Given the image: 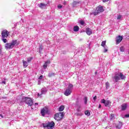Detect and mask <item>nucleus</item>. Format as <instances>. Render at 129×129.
Segmentation results:
<instances>
[{
  "label": "nucleus",
  "mask_w": 129,
  "mask_h": 129,
  "mask_svg": "<svg viewBox=\"0 0 129 129\" xmlns=\"http://www.w3.org/2000/svg\"><path fill=\"white\" fill-rule=\"evenodd\" d=\"M2 36L3 38L9 37V31L7 30H3L2 33Z\"/></svg>",
  "instance_id": "6"
},
{
  "label": "nucleus",
  "mask_w": 129,
  "mask_h": 129,
  "mask_svg": "<svg viewBox=\"0 0 129 129\" xmlns=\"http://www.w3.org/2000/svg\"><path fill=\"white\" fill-rule=\"evenodd\" d=\"M104 53H106V52H107L108 49H107V46H105V47H104Z\"/></svg>",
  "instance_id": "32"
},
{
  "label": "nucleus",
  "mask_w": 129,
  "mask_h": 129,
  "mask_svg": "<svg viewBox=\"0 0 129 129\" xmlns=\"http://www.w3.org/2000/svg\"><path fill=\"white\" fill-rule=\"evenodd\" d=\"M121 126H122V123L119 122L118 125L116 126L117 128H121Z\"/></svg>",
  "instance_id": "22"
},
{
  "label": "nucleus",
  "mask_w": 129,
  "mask_h": 129,
  "mask_svg": "<svg viewBox=\"0 0 129 129\" xmlns=\"http://www.w3.org/2000/svg\"><path fill=\"white\" fill-rule=\"evenodd\" d=\"M19 44L17 41V40H13L10 43H8L5 44V48L7 50H11V49H13L15 46H18Z\"/></svg>",
  "instance_id": "2"
},
{
  "label": "nucleus",
  "mask_w": 129,
  "mask_h": 129,
  "mask_svg": "<svg viewBox=\"0 0 129 129\" xmlns=\"http://www.w3.org/2000/svg\"><path fill=\"white\" fill-rule=\"evenodd\" d=\"M54 75H55V74L53 73H50L48 74L49 77H52V76H54Z\"/></svg>",
  "instance_id": "30"
},
{
  "label": "nucleus",
  "mask_w": 129,
  "mask_h": 129,
  "mask_svg": "<svg viewBox=\"0 0 129 129\" xmlns=\"http://www.w3.org/2000/svg\"><path fill=\"white\" fill-rule=\"evenodd\" d=\"M3 41L4 43H7V42H8V40H7V39H5V38L3 39Z\"/></svg>",
  "instance_id": "38"
},
{
  "label": "nucleus",
  "mask_w": 129,
  "mask_h": 129,
  "mask_svg": "<svg viewBox=\"0 0 129 129\" xmlns=\"http://www.w3.org/2000/svg\"><path fill=\"white\" fill-rule=\"evenodd\" d=\"M106 102V101L105 100H104V99H103L101 100V103H104V104H105Z\"/></svg>",
  "instance_id": "34"
},
{
  "label": "nucleus",
  "mask_w": 129,
  "mask_h": 129,
  "mask_svg": "<svg viewBox=\"0 0 129 129\" xmlns=\"http://www.w3.org/2000/svg\"><path fill=\"white\" fill-rule=\"evenodd\" d=\"M124 116L125 117L127 118V117H129V113L125 114Z\"/></svg>",
  "instance_id": "42"
},
{
  "label": "nucleus",
  "mask_w": 129,
  "mask_h": 129,
  "mask_svg": "<svg viewBox=\"0 0 129 129\" xmlns=\"http://www.w3.org/2000/svg\"><path fill=\"white\" fill-rule=\"evenodd\" d=\"M43 78V76L42 75H41L39 78V79L41 80Z\"/></svg>",
  "instance_id": "43"
},
{
  "label": "nucleus",
  "mask_w": 129,
  "mask_h": 129,
  "mask_svg": "<svg viewBox=\"0 0 129 129\" xmlns=\"http://www.w3.org/2000/svg\"><path fill=\"white\" fill-rule=\"evenodd\" d=\"M126 77L121 73H118L115 74L114 80L115 82H118L119 80H124Z\"/></svg>",
  "instance_id": "3"
},
{
  "label": "nucleus",
  "mask_w": 129,
  "mask_h": 129,
  "mask_svg": "<svg viewBox=\"0 0 129 129\" xmlns=\"http://www.w3.org/2000/svg\"><path fill=\"white\" fill-rule=\"evenodd\" d=\"M79 31V27L78 26H76L74 27V32H78Z\"/></svg>",
  "instance_id": "20"
},
{
  "label": "nucleus",
  "mask_w": 129,
  "mask_h": 129,
  "mask_svg": "<svg viewBox=\"0 0 129 129\" xmlns=\"http://www.w3.org/2000/svg\"><path fill=\"white\" fill-rule=\"evenodd\" d=\"M97 98V97L96 96H95L93 97V100H94V101H95V100H96Z\"/></svg>",
  "instance_id": "41"
},
{
  "label": "nucleus",
  "mask_w": 129,
  "mask_h": 129,
  "mask_svg": "<svg viewBox=\"0 0 129 129\" xmlns=\"http://www.w3.org/2000/svg\"><path fill=\"white\" fill-rule=\"evenodd\" d=\"M96 73H97V72H95V74H96Z\"/></svg>",
  "instance_id": "50"
},
{
  "label": "nucleus",
  "mask_w": 129,
  "mask_h": 129,
  "mask_svg": "<svg viewBox=\"0 0 129 129\" xmlns=\"http://www.w3.org/2000/svg\"><path fill=\"white\" fill-rule=\"evenodd\" d=\"M128 105H127V104L126 103H123L121 105V110H125V109H126V108H127V106Z\"/></svg>",
  "instance_id": "11"
},
{
  "label": "nucleus",
  "mask_w": 129,
  "mask_h": 129,
  "mask_svg": "<svg viewBox=\"0 0 129 129\" xmlns=\"http://www.w3.org/2000/svg\"><path fill=\"white\" fill-rule=\"evenodd\" d=\"M38 85H40V84H41V82L40 81H38Z\"/></svg>",
  "instance_id": "48"
},
{
  "label": "nucleus",
  "mask_w": 129,
  "mask_h": 129,
  "mask_svg": "<svg viewBox=\"0 0 129 129\" xmlns=\"http://www.w3.org/2000/svg\"><path fill=\"white\" fill-rule=\"evenodd\" d=\"M72 91H73V85L72 84H69L68 88L64 91V94L66 96H69L72 93Z\"/></svg>",
  "instance_id": "4"
},
{
  "label": "nucleus",
  "mask_w": 129,
  "mask_h": 129,
  "mask_svg": "<svg viewBox=\"0 0 129 129\" xmlns=\"http://www.w3.org/2000/svg\"><path fill=\"white\" fill-rule=\"evenodd\" d=\"M41 114L42 116H45V114H49V110L47 108H43L41 110Z\"/></svg>",
  "instance_id": "7"
},
{
  "label": "nucleus",
  "mask_w": 129,
  "mask_h": 129,
  "mask_svg": "<svg viewBox=\"0 0 129 129\" xmlns=\"http://www.w3.org/2000/svg\"><path fill=\"white\" fill-rule=\"evenodd\" d=\"M0 47H2V46H0Z\"/></svg>",
  "instance_id": "51"
},
{
  "label": "nucleus",
  "mask_w": 129,
  "mask_h": 129,
  "mask_svg": "<svg viewBox=\"0 0 129 129\" xmlns=\"http://www.w3.org/2000/svg\"><path fill=\"white\" fill-rule=\"evenodd\" d=\"M63 117H64V113L59 112L55 114L54 119L55 120H61Z\"/></svg>",
  "instance_id": "5"
},
{
  "label": "nucleus",
  "mask_w": 129,
  "mask_h": 129,
  "mask_svg": "<svg viewBox=\"0 0 129 129\" xmlns=\"http://www.w3.org/2000/svg\"><path fill=\"white\" fill-rule=\"evenodd\" d=\"M122 41V36L119 35L116 38V44H119Z\"/></svg>",
  "instance_id": "9"
},
{
  "label": "nucleus",
  "mask_w": 129,
  "mask_h": 129,
  "mask_svg": "<svg viewBox=\"0 0 129 129\" xmlns=\"http://www.w3.org/2000/svg\"><path fill=\"white\" fill-rule=\"evenodd\" d=\"M103 3H107L108 2V0H103Z\"/></svg>",
  "instance_id": "44"
},
{
  "label": "nucleus",
  "mask_w": 129,
  "mask_h": 129,
  "mask_svg": "<svg viewBox=\"0 0 129 129\" xmlns=\"http://www.w3.org/2000/svg\"><path fill=\"white\" fill-rule=\"evenodd\" d=\"M23 63L24 67L25 68H27V67H28V66L29 65V63L27 61H26L24 60H23Z\"/></svg>",
  "instance_id": "18"
},
{
  "label": "nucleus",
  "mask_w": 129,
  "mask_h": 129,
  "mask_svg": "<svg viewBox=\"0 0 129 129\" xmlns=\"http://www.w3.org/2000/svg\"><path fill=\"white\" fill-rule=\"evenodd\" d=\"M57 8H58V9H62V5H59L57 6Z\"/></svg>",
  "instance_id": "40"
},
{
  "label": "nucleus",
  "mask_w": 129,
  "mask_h": 129,
  "mask_svg": "<svg viewBox=\"0 0 129 129\" xmlns=\"http://www.w3.org/2000/svg\"><path fill=\"white\" fill-rule=\"evenodd\" d=\"M86 32L87 34L88 35V36H90V35L92 34V30L89 28L86 29Z\"/></svg>",
  "instance_id": "12"
},
{
  "label": "nucleus",
  "mask_w": 129,
  "mask_h": 129,
  "mask_svg": "<svg viewBox=\"0 0 129 129\" xmlns=\"http://www.w3.org/2000/svg\"><path fill=\"white\" fill-rule=\"evenodd\" d=\"M48 90H47L46 88H43L41 89V93L40 94L39 93L37 94L38 96H40V97H42V94H46L47 93V91Z\"/></svg>",
  "instance_id": "8"
},
{
  "label": "nucleus",
  "mask_w": 129,
  "mask_h": 129,
  "mask_svg": "<svg viewBox=\"0 0 129 129\" xmlns=\"http://www.w3.org/2000/svg\"><path fill=\"white\" fill-rule=\"evenodd\" d=\"M79 2H77V1H74L73 3V8H74V7H75V6L78 5V4H79Z\"/></svg>",
  "instance_id": "23"
},
{
  "label": "nucleus",
  "mask_w": 129,
  "mask_h": 129,
  "mask_svg": "<svg viewBox=\"0 0 129 129\" xmlns=\"http://www.w3.org/2000/svg\"><path fill=\"white\" fill-rule=\"evenodd\" d=\"M2 83V84H6V82L3 81Z\"/></svg>",
  "instance_id": "47"
},
{
  "label": "nucleus",
  "mask_w": 129,
  "mask_h": 129,
  "mask_svg": "<svg viewBox=\"0 0 129 129\" xmlns=\"http://www.w3.org/2000/svg\"><path fill=\"white\" fill-rule=\"evenodd\" d=\"M106 41H103L102 42L101 45V46H102V47H103V48H105V47H106Z\"/></svg>",
  "instance_id": "19"
},
{
  "label": "nucleus",
  "mask_w": 129,
  "mask_h": 129,
  "mask_svg": "<svg viewBox=\"0 0 129 129\" xmlns=\"http://www.w3.org/2000/svg\"><path fill=\"white\" fill-rule=\"evenodd\" d=\"M106 85V89H108L109 88V83L108 82H106L105 84Z\"/></svg>",
  "instance_id": "29"
},
{
  "label": "nucleus",
  "mask_w": 129,
  "mask_h": 129,
  "mask_svg": "<svg viewBox=\"0 0 129 129\" xmlns=\"http://www.w3.org/2000/svg\"><path fill=\"white\" fill-rule=\"evenodd\" d=\"M0 116L2 117V118H4V116L2 114H0Z\"/></svg>",
  "instance_id": "46"
},
{
  "label": "nucleus",
  "mask_w": 129,
  "mask_h": 129,
  "mask_svg": "<svg viewBox=\"0 0 129 129\" xmlns=\"http://www.w3.org/2000/svg\"><path fill=\"white\" fill-rule=\"evenodd\" d=\"M98 14H99V13H98V11L97 10V11L96 12H93L92 13H91V15H94V16H97V15H98Z\"/></svg>",
  "instance_id": "28"
},
{
  "label": "nucleus",
  "mask_w": 129,
  "mask_h": 129,
  "mask_svg": "<svg viewBox=\"0 0 129 129\" xmlns=\"http://www.w3.org/2000/svg\"><path fill=\"white\" fill-rule=\"evenodd\" d=\"M32 60H33V57H28L27 58V61L28 62H31L32 61Z\"/></svg>",
  "instance_id": "33"
},
{
  "label": "nucleus",
  "mask_w": 129,
  "mask_h": 129,
  "mask_svg": "<svg viewBox=\"0 0 129 129\" xmlns=\"http://www.w3.org/2000/svg\"><path fill=\"white\" fill-rule=\"evenodd\" d=\"M85 114L88 116H89L90 115V112H89L88 110H87L85 112Z\"/></svg>",
  "instance_id": "25"
},
{
  "label": "nucleus",
  "mask_w": 129,
  "mask_h": 129,
  "mask_svg": "<svg viewBox=\"0 0 129 129\" xmlns=\"http://www.w3.org/2000/svg\"><path fill=\"white\" fill-rule=\"evenodd\" d=\"M64 108H65V107H64V106L63 105H61L59 107L58 110L59 111H63Z\"/></svg>",
  "instance_id": "21"
},
{
  "label": "nucleus",
  "mask_w": 129,
  "mask_h": 129,
  "mask_svg": "<svg viewBox=\"0 0 129 129\" xmlns=\"http://www.w3.org/2000/svg\"><path fill=\"white\" fill-rule=\"evenodd\" d=\"M117 19L118 20H120V19H121V15H118V16H117Z\"/></svg>",
  "instance_id": "39"
},
{
  "label": "nucleus",
  "mask_w": 129,
  "mask_h": 129,
  "mask_svg": "<svg viewBox=\"0 0 129 129\" xmlns=\"http://www.w3.org/2000/svg\"><path fill=\"white\" fill-rule=\"evenodd\" d=\"M42 125L43 127H47L48 129V123H43Z\"/></svg>",
  "instance_id": "26"
},
{
  "label": "nucleus",
  "mask_w": 129,
  "mask_h": 129,
  "mask_svg": "<svg viewBox=\"0 0 129 129\" xmlns=\"http://www.w3.org/2000/svg\"><path fill=\"white\" fill-rule=\"evenodd\" d=\"M77 112H78V115H80V116H81L83 114L82 113H79V112H81V107H79L77 108Z\"/></svg>",
  "instance_id": "15"
},
{
  "label": "nucleus",
  "mask_w": 129,
  "mask_h": 129,
  "mask_svg": "<svg viewBox=\"0 0 129 129\" xmlns=\"http://www.w3.org/2000/svg\"><path fill=\"white\" fill-rule=\"evenodd\" d=\"M1 55H3V48L0 47V56Z\"/></svg>",
  "instance_id": "35"
},
{
  "label": "nucleus",
  "mask_w": 129,
  "mask_h": 129,
  "mask_svg": "<svg viewBox=\"0 0 129 129\" xmlns=\"http://www.w3.org/2000/svg\"><path fill=\"white\" fill-rule=\"evenodd\" d=\"M120 52H124V46H121L120 47Z\"/></svg>",
  "instance_id": "27"
},
{
  "label": "nucleus",
  "mask_w": 129,
  "mask_h": 129,
  "mask_svg": "<svg viewBox=\"0 0 129 129\" xmlns=\"http://www.w3.org/2000/svg\"><path fill=\"white\" fill-rule=\"evenodd\" d=\"M114 117V114H112L111 115V116H110V119H112Z\"/></svg>",
  "instance_id": "36"
},
{
  "label": "nucleus",
  "mask_w": 129,
  "mask_h": 129,
  "mask_svg": "<svg viewBox=\"0 0 129 129\" xmlns=\"http://www.w3.org/2000/svg\"><path fill=\"white\" fill-rule=\"evenodd\" d=\"M96 11H97L98 13L99 14L100 13L103 12L104 10L103 9V8L102 7H97Z\"/></svg>",
  "instance_id": "13"
},
{
  "label": "nucleus",
  "mask_w": 129,
  "mask_h": 129,
  "mask_svg": "<svg viewBox=\"0 0 129 129\" xmlns=\"http://www.w3.org/2000/svg\"><path fill=\"white\" fill-rule=\"evenodd\" d=\"M111 104V102L109 100H106V102L105 103V106L106 107H109Z\"/></svg>",
  "instance_id": "14"
},
{
  "label": "nucleus",
  "mask_w": 129,
  "mask_h": 129,
  "mask_svg": "<svg viewBox=\"0 0 129 129\" xmlns=\"http://www.w3.org/2000/svg\"><path fill=\"white\" fill-rule=\"evenodd\" d=\"M38 103H35L34 104V105H35V107H36V106H38Z\"/></svg>",
  "instance_id": "45"
},
{
  "label": "nucleus",
  "mask_w": 129,
  "mask_h": 129,
  "mask_svg": "<svg viewBox=\"0 0 129 129\" xmlns=\"http://www.w3.org/2000/svg\"><path fill=\"white\" fill-rule=\"evenodd\" d=\"M39 53H41V51L42 50H43V45H39Z\"/></svg>",
  "instance_id": "24"
},
{
  "label": "nucleus",
  "mask_w": 129,
  "mask_h": 129,
  "mask_svg": "<svg viewBox=\"0 0 129 129\" xmlns=\"http://www.w3.org/2000/svg\"><path fill=\"white\" fill-rule=\"evenodd\" d=\"M39 8H40V9H45V8H46V6H47V5L45 4H43V3H41L40 4L38 5Z\"/></svg>",
  "instance_id": "17"
},
{
  "label": "nucleus",
  "mask_w": 129,
  "mask_h": 129,
  "mask_svg": "<svg viewBox=\"0 0 129 129\" xmlns=\"http://www.w3.org/2000/svg\"><path fill=\"white\" fill-rule=\"evenodd\" d=\"M18 100H19L20 102H26V104H28L29 106H32L33 105V100L29 97H23L22 96H19L17 97Z\"/></svg>",
  "instance_id": "1"
},
{
  "label": "nucleus",
  "mask_w": 129,
  "mask_h": 129,
  "mask_svg": "<svg viewBox=\"0 0 129 129\" xmlns=\"http://www.w3.org/2000/svg\"><path fill=\"white\" fill-rule=\"evenodd\" d=\"M49 63H50L49 60H47V61H45L44 64L43 65L44 69H46L47 68V67H48V66L49 64Z\"/></svg>",
  "instance_id": "16"
},
{
  "label": "nucleus",
  "mask_w": 129,
  "mask_h": 129,
  "mask_svg": "<svg viewBox=\"0 0 129 129\" xmlns=\"http://www.w3.org/2000/svg\"><path fill=\"white\" fill-rule=\"evenodd\" d=\"M80 24L81 25H82V26H83V25H84V21H81L80 22Z\"/></svg>",
  "instance_id": "37"
},
{
  "label": "nucleus",
  "mask_w": 129,
  "mask_h": 129,
  "mask_svg": "<svg viewBox=\"0 0 129 129\" xmlns=\"http://www.w3.org/2000/svg\"><path fill=\"white\" fill-rule=\"evenodd\" d=\"M99 108H101V104L99 105Z\"/></svg>",
  "instance_id": "49"
},
{
  "label": "nucleus",
  "mask_w": 129,
  "mask_h": 129,
  "mask_svg": "<svg viewBox=\"0 0 129 129\" xmlns=\"http://www.w3.org/2000/svg\"><path fill=\"white\" fill-rule=\"evenodd\" d=\"M55 126V123L53 121H51L48 123V129H53V127Z\"/></svg>",
  "instance_id": "10"
},
{
  "label": "nucleus",
  "mask_w": 129,
  "mask_h": 129,
  "mask_svg": "<svg viewBox=\"0 0 129 129\" xmlns=\"http://www.w3.org/2000/svg\"><path fill=\"white\" fill-rule=\"evenodd\" d=\"M84 100L85 104H87V97H85L84 98Z\"/></svg>",
  "instance_id": "31"
}]
</instances>
